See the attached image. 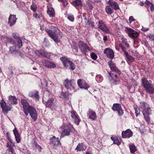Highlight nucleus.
Returning a JSON list of instances; mask_svg holds the SVG:
<instances>
[{"mask_svg": "<svg viewBox=\"0 0 154 154\" xmlns=\"http://www.w3.org/2000/svg\"><path fill=\"white\" fill-rule=\"evenodd\" d=\"M23 105L24 113L27 116L29 113L32 118L35 121L37 118V114L35 109L29 105L26 100L22 99L21 101Z\"/></svg>", "mask_w": 154, "mask_h": 154, "instance_id": "f257e3e1", "label": "nucleus"}, {"mask_svg": "<svg viewBox=\"0 0 154 154\" xmlns=\"http://www.w3.org/2000/svg\"><path fill=\"white\" fill-rule=\"evenodd\" d=\"M52 29H54V31L53 32L48 29H46L45 31L47 32L50 36L54 40L56 43H58L60 42V39L59 38L58 35H59V30L57 27L54 26L52 27Z\"/></svg>", "mask_w": 154, "mask_h": 154, "instance_id": "f03ea898", "label": "nucleus"}, {"mask_svg": "<svg viewBox=\"0 0 154 154\" xmlns=\"http://www.w3.org/2000/svg\"><path fill=\"white\" fill-rule=\"evenodd\" d=\"M142 83L146 92L151 94L154 93V88L146 78H143L142 79Z\"/></svg>", "mask_w": 154, "mask_h": 154, "instance_id": "7ed1b4c3", "label": "nucleus"}, {"mask_svg": "<svg viewBox=\"0 0 154 154\" xmlns=\"http://www.w3.org/2000/svg\"><path fill=\"white\" fill-rule=\"evenodd\" d=\"M13 37L16 39V42H14L13 39L9 37H6L7 40L11 43L17 45L18 48H20L22 46L21 40L19 38L18 35L16 33L13 34Z\"/></svg>", "mask_w": 154, "mask_h": 154, "instance_id": "20e7f679", "label": "nucleus"}, {"mask_svg": "<svg viewBox=\"0 0 154 154\" xmlns=\"http://www.w3.org/2000/svg\"><path fill=\"white\" fill-rule=\"evenodd\" d=\"M63 84L68 90H69L70 91H74L75 83L74 80H69L67 79L64 81Z\"/></svg>", "mask_w": 154, "mask_h": 154, "instance_id": "39448f33", "label": "nucleus"}, {"mask_svg": "<svg viewBox=\"0 0 154 154\" xmlns=\"http://www.w3.org/2000/svg\"><path fill=\"white\" fill-rule=\"evenodd\" d=\"M60 60L62 61L63 65L66 67H68L69 66V68L70 69L73 70L75 69V64L68 60L66 57H62L60 58Z\"/></svg>", "mask_w": 154, "mask_h": 154, "instance_id": "423d86ee", "label": "nucleus"}, {"mask_svg": "<svg viewBox=\"0 0 154 154\" xmlns=\"http://www.w3.org/2000/svg\"><path fill=\"white\" fill-rule=\"evenodd\" d=\"M140 108L143 110V115H150L151 114V110L145 102H140Z\"/></svg>", "mask_w": 154, "mask_h": 154, "instance_id": "0eeeda50", "label": "nucleus"}, {"mask_svg": "<svg viewBox=\"0 0 154 154\" xmlns=\"http://www.w3.org/2000/svg\"><path fill=\"white\" fill-rule=\"evenodd\" d=\"M62 131L61 133V137H63L65 136H68L70 134L71 131L72 126L70 125H65L62 126Z\"/></svg>", "mask_w": 154, "mask_h": 154, "instance_id": "6e6552de", "label": "nucleus"}, {"mask_svg": "<svg viewBox=\"0 0 154 154\" xmlns=\"http://www.w3.org/2000/svg\"><path fill=\"white\" fill-rule=\"evenodd\" d=\"M1 107L2 109L3 112L4 113H7L9 111H10L12 108L11 106L9 104L7 105L6 102L2 99L0 102Z\"/></svg>", "mask_w": 154, "mask_h": 154, "instance_id": "1a4fd4ad", "label": "nucleus"}, {"mask_svg": "<svg viewBox=\"0 0 154 154\" xmlns=\"http://www.w3.org/2000/svg\"><path fill=\"white\" fill-rule=\"evenodd\" d=\"M97 27L102 31L106 33H109V30L101 20L99 21L98 23H97Z\"/></svg>", "mask_w": 154, "mask_h": 154, "instance_id": "9d476101", "label": "nucleus"}, {"mask_svg": "<svg viewBox=\"0 0 154 154\" xmlns=\"http://www.w3.org/2000/svg\"><path fill=\"white\" fill-rule=\"evenodd\" d=\"M127 32L129 36L131 38H137L139 35V33L130 28L127 29Z\"/></svg>", "mask_w": 154, "mask_h": 154, "instance_id": "9b49d317", "label": "nucleus"}, {"mask_svg": "<svg viewBox=\"0 0 154 154\" xmlns=\"http://www.w3.org/2000/svg\"><path fill=\"white\" fill-rule=\"evenodd\" d=\"M77 83L79 87L81 88H84L87 90L90 86L85 81H82L81 79L78 80Z\"/></svg>", "mask_w": 154, "mask_h": 154, "instance_id": "f8f14e48", "label": "nucleus"}, {"mask_svg": "<svg viewBox=\"0 0 154 154\" xmlns=\"http://www.w3.org/2000/svg\"><path fill=\"white\" fill-rule=\"evenodd\" d=\"M112 109L114 111H116L119 115H122L123 111L121 109V105L118 103L114 104L112 107Z\"/></svg>", "mask_w": 154, "mask_h": 154, "instance_id": "ddd939ff", "label": "nucleus"}, {"mask_svg": "<svg viewBox=\"0 0 154 154\" xmlns=\"http://www.w3.org/2000/svg\"><path fill=\"white\" fill-rule=\"evenodd\" d=\"M104 53L106 54V56L111 59H113L114 57L113 51L111 49L107 48L104 51Z\"/></svg>", "mask_w": 154, "mask_h": 154, "instance_id": "4468645a", "label": "nucleus"}, {"mask_svg": "<svg viewBox=\"0 0 154 154\" xmlns=\"http://www.w3.org/2000/svg\"><path fill=\"white\" fill-rule=\"evenodd\" d=\"M35 53L39 56H44L48 58H50L51 56L50 53L43 50H41L40 51H35Z\"/></svg>", "mask_w": 154, "mask_h": 154, "instance_id": "2eb2a0df", "label": "nucleus"}, {"mask_svg": "<svg viewBox=\"0 0 154 154\" xmlns=\"http://www.w3.org/2000/svg\"><path fill=\"white\" fill-rule=\"evenodd\" d=\"M71 113V116L72 120L74 121L75 123L77 125H78L80 122V120L78 117L77 114L74 111H72Z\"/></svg>", "mask_w": 154, "mask_h": 154, "instance_id": "dca6fc26", "label": "nucleus"}, {"mask_svg": "<svg viewBox=\"0 0 154 154\" xmlns=\"http://www.w3.org/2000/svg\"><path fill=\"white\" fill-rule=\"evenodd\" d=\"M44 66L49 68H53L56 67L55 64L48 60H44L42 61Z\"/></svg>", "mask_w": 154, "mask_h": 154, "instance_id": "f3484780", "label": "nucleus"}, {"mask_svg": "<svg viewBox=\"0 0 154 154\" xmlns=\"http://www.w3.org/2000/svg\"><path fill=\"white\" fill-rule=\"evenodd\" d=\"M79 46L81 51L85 52L87 50H90L89 47L87 45L82 42L80 41L79 43Z\"/></svg>", "mask_w": 154, "mask_h": 154, "instance_id": "a211bd4d", "label": "nucleus"}, {"mask_svg": "<svg viewBox=\"0 0 154 154\" xmlns=\"http://www.w3.org/2000/svg\"><path fill=\"white\" fill-rule=\"evenodd\" d=\"M133 132L130 129H127L122 132V137L123 138H129L132 136Z\"/></svg>", "mask_w": 154, "mask_h": 154, "instance_id": "6ab92c4d", "label": "nucleus"}, {"mask_svg": "<svg viewBox=\"0 0 154 154\" xmlns=\"http://www.w3.org/2000/svg\"><path fill=\"white\" fill-rule=\"evenodd\" d=\"M38 94V92L37 91H34L29 92V93L28 95L29 97L34 99L38 100L39 96Z\"/></svg>", "mask_w": 154, "mask_h": 154, "instance_id": "aec40b11", "label": "nucleus"}, {"mask_svg": "<svg viewBox=\"0 0 154 154\" xmlns=\"http://www.w3.org/2000/svg\"><path fill=\"white\" fill-rule=\"evenodd\" d=\"M108 4L112 8L115 10H117L119 9L118 4L114 1L109 0L108 2Z\"/></svg>", "mask_w": 154, "mask_h": 154, "instance_id": "412c9836", "label": "nucleus"}, {"mask_svg": "<svg viewBox=\"0 0 154 154\" xmlns=\"http://www.w3.org/2000/svg\"><path fill=\"white\" fill-rule=\"evenodd\" d=\"M87 116L90 119L93 120H95L97 117L95 112L91 109L89 110Z\"/></svg>", "mask_w": 154, "mask_h": 154, "instance_id": "4be33fe9", "label": "nucleus"}, {"mask_svg": "<svg viewBox=\"0 0 154 154\" xmlns=\"http://www.w3.org/2000/svg\"><path fill=\"white\" fill-rule=\"evenodd\" d=\"M7 102L10 104H16L17 103V99L15 96H9L8 97V100Z\"/></svg>", "mask_w": 154, "mask_h": 154, "instance_id": "5701e85b", "label": "nucleus"}, {"mask_svg": "<svg viewBox=\"0 0 154 154\" xmlns=\"http://www.w3.org/2000/svg\"><path fill=\"white\" fill-rule=\"evenodd\" d=\"M16 20L17 18L15 15H10L9 18L8 23L10 26H12L15 23Z\"/></svg>", "mask_w": 154, "mask_h": 154, "instance_id": "b1692460", "label": "nucleus"}, {"mask_svg": "<svg viewBox=\"0 0 154 154\" xmlns=\"http://www.w3.org/2000/svg\"><path fill=\"white\" fill-rule=\"evenodd\" d=\"M13 131L15 136L16 140L17 143H19L20 142L21 138L20 134L18 133V132L16 128L14 129Z\"/></svg>", "mask_w": 154, "mask_h": 154, "instance_id": "393cba45", "label": "nucleus"}, {"mask_svg": "<svg viewBox=\"0 0 154 154\" xmlns=\"http://www.w3.org/2000/svg\"><path fill=\"white\" fill-rule=\"evenodd\" d=\"M87 148V146L83 144V143H79L75 149L77 151H84Z\"/></svg>", "mask_w": 154, "mask_h": 154, "instance_id": "a878e982", "label": "nucleus"}, {"mask_svg": "<svg viewBox=\"0 0 154 154\" xmlns=\"http://www.w3.org/2000/svg\"><path fill=\"white\" fill-rule=\"evenodd\" d=\"M55 104V102L54 99H49L46 102V106L49 107H53Z\"/></svg>", "mask_w": 154, "mask_h": 154, "instance_id": "bb28decb", "label": "nucleus"}, {"mask_svg": "<svg viewBox=\"0 0 154 154\" xmlns=\"http://www.w3.org/2000/svg\"><path fill=\"white\" fill-rule=\"evenodd\" d=\"M60 143L59 138L58 137L56 138L55 136H54L52 138L50 139L51 144L54 145L59 144Z\"/></svg>", "mask_w": 154, "mask_h": 154, "instance_id": "cd10ccee", "label": "nucleus"}, {"mask_svg": "<svg viewBox=\"0 0 154 154\" xmlns=\"http://www.w3.org/2000/svg\"><path fill=\"white\" fill-rule=\"evenodd\" d=\"M111 69L112 71L117 72L118 71V69L116 67L115 65L112 61H109L108 62Z\"/></svg>", "mask_w": 154, "mask_h": 154, "instance_id": "c85d7f7f", "label": "nucleus"}, {"mask_svg": "<svg viewBox=\"0 0 154 154\" xmlns=\"http://www.w3.org/2000/svg\"><path fill=\"white\" fill-rule=\"evenodd\" d=\"M47 13L50 17H53L55 16V12L54 9L52 8H48Z\"/></svg>", "mask_w": 154, "mask_h": 154, "instance_id": "c756f323", "label": "nucleus"}, {"mask_svg": "<svg viewBox=\"0 0 154 154\" xmlns=\"http://www.w3.org/2000/svg\"><path fill=\"white\" fill-rule=\"evenodd\" d=\"M14 44L15 45H16L17 46L15 47L14 46H13V47H11L10 49V52L13 54H16L15 52H16L17 50V48H18V46L17 44L15 45V44Z\"/></svg>", "mask_w": 154, "mask_h": 154, "instance_id": "7c9ffc66", "label": "nucleus"}, {"mask_svg": "<svg viewBox=\"0 0 154 154\" xmlns=\"http://www.w3.org/2000/svg\"><path fill=\"white\" fill-rule=\"evenodd\" d=\"M105 11L107 13L109 14H112L114 11L111 9L109 6H106L105 7Z\"/></svg>", "mask_w": 154, "mask_h": 154, "instance_id": "2f4dec72", "label": "nucleus"}, {"mask_svg": "<svg viewBox=\"0 0 154 154\" xmlns=\"http://www.w3.org/2000/svg\"><path fill=\"white\" fill-rule=\"evenodd\" d=\"M129 147L131 153H134L136 151V149L135 145L134 144L130 145Z\"/></svg>", "mask_w": 154, "mask_h": 154, "instance_id": "473e14b6", "label": "nucleus"}, {"mask_svg": "<svg viewBox=\"0 0 154 154\" xmlns=\"http://www.w3.org/2000/svg\"><path fill=\"white\" fill-rule=\"evenodd\" d=\"M73 5L75 6H79L82 5L81 0H75L73 2Z\"/></svg>", "mask_w": 154, "mask_h": 154, "instance_id": "72a5a7b5", "label": "nucleus"}, {"mask_svg": "<svg viewBox=\"0 0 154 154\" xmlns=\"http://www.w3.org/2000/svg\"><path fill=\"white\" fill-rule=\"evenodd\" d=\"M111 139L113 140L114 141V143L119 145L120 144V141L117 138L115 137V138L114 137H112Z\"/></svg>", "mask_w": 154, "mask_h": 154, "instance_id": "f704fd0d", "label": "nucleus"}, {"mask_svg": "<svg viewBox=\"0 0 154 154\" xmlns=\"http://www.w3.org/2000/svg\"><path fill=\"white\" fill-rule=\"evenodd\" d=\"M91 57L92 59L95 60L97 58V56L96 54L94 52H92L90 54Z\"/></svg>", "mask_w": 154, "mask_h": 154, "instance_id": "c9c22d12", "label": "nucleus"}, {"mask_svg": "<svg viewBox=\"0 0 154 154\" xmlns=\"http://www.w3.org/2000/svg\"><path fill=\"white\" fill-rule=\"evenodd\" d=\"M149 115H143L146 121L149 123L150 122V119L149 116Z\"/></svg>", "mask_w": 154, "mask_h": 154, "instance_id": "e433bc0d", "label": "nucleus"}, {"mask_svg": "<svg viewBox=\"0 0 154 154\" xmlns=\"http://www.w3.org/2000/svg\"><path fill=\"white\" fill-rule=\"evenodd\" d=\"M31 8L33 11L35 12L37 9V6L35 4H32L31 6Z\"/></svg>", "mask_w": 154, "mask_h": 154, "instance_id": "4c0bfd02", "label": "nucleus"}, {"mask_svg": "<svg viewBox=\"0 0 154 154\" xmlns=\"http://www.w3.org/2000/svg\"><path fill=\"white\" fill-rule=\"evenodd\" d=\"M127 58L128 60L131 62H133L134 60V58L131 55H129Z\"/></svg>", "mask_w": 154, "mask_h": 154, "instance_id": "58836bf2", "label": "nucleus"}, {"mask_svg": "<svg viewBox=\"0 0 154 154\" xmlns=\"http://www.w3.org/2000/svg\"><path fill=\"white\" fill-rule=\"evenodd\" d=\"M67 18L69 20L71 21H73L74 20V17L72 15H68Z\"/></svg>", "mask_w": 154, "mask_h": 154, "instance_id": "ea45409f", "label": "nucleus"}, {"mask_svg": "<svg viewBox=\"0 0 154 154\" xmlns=\"http://www.w3.org/2000/svg\"><path fill=\"white\" fill-rule=\"evenodd\" d=\"M6 136L7 137L8 139L9 140V141L11 143H12V140L10 136V135L9 133V132H7L6 134Z\"/></svg>", "mask_w": 154, "mask_h": 154, "instance_id": "a19ab883", "label": "nucleus"}, {"mask_svg": "<svg viewBox=\"0 0 154 154\" xmlns=\"http://www.w3.org/2000/svg\"><path fill=\"white\" fill-rule=\"evenodd\" d=\"M134 109L135 111V113L136 114V116L137 117L138 115L140 114V112L137 108H135V107H134Z\"/></svg>", "mask_w": 154, "mask_h": 154, "instance_id": "79ce46f5", "label": "nucleus"}, {"mask_svg": "<svg viewBox=\"0 0 154 154\" xmlns=\"http://www.w3.org/2000/svg\"><path fill=\"white\" fill-rule=\"evenodd\" d=\"M150 39L151 40H154V34H149L148 35Z\"/></svg>", "mask_w": 154, "mask_h": 154, "instance_id": "37998d69", "label": "nucleus"}, {"mask_svg": "<svg viewBox=\"0 0 154 154\" xmlns=\"http://www.w3.org/2000/svg\"><path fill=\"white\" fill-rule=\"evenodd\" d=\"M135 20V19H134L133 17L131 16L129 17V23H131L132 21H134Z\"/></svg>", "mask_w": 154, "mask_h": 154, "instance_id": "c03bdc74", "label": "nucleus"}, {"mask_svg": "<svg viewBox=\"0 0 154 154\" xmlns=\"http://www.w3.org/2000/svg\"><path fill=\"white\" fill-rule=\"evenodd\" d=\"M86 6L87 8L90 9H91L92 8V6L91 4L90 3H88L86 5Z\"/></svg>", "mask_w": 154, "mask_h": 154, "instance_id": "a18cd8bd", "label": "nucleus"}, {"mask_svg": "<svg viewBox=\"0 0 154 154\" xmlns=\"http://www.w3.org/2000/svg\"><path fill=\"white\" fill-rule=\"evenodd\" d=\"M149 29V28H148L145 27L143 26H142L141 28V30L144 32H146Z\"/></svg>", "mask_w": 154, "mask_h": 154, "instance_id": "49530a36", "label": "nucleus"}, {"mask_svg": "<svg viewBox=\"0 0 154 154\" xmlns=\"http://www.w3.org/2000/svg\"><path fill=\"white\" fill-rule=\"evenodd\" d=\"M58 1H61L63 3L64 6H65L67 5V3L66 0H58Z\"/></svg>", "mask_w": 154, "mask_h": 154, "instance_id": "de8ad7c7", "label": "nucleus"}, {"mask_svg": "<svg viewBox=\"0 0 154 154\" xmlns=\"http://www.w3.org/2000/svg\"><path fill=\"white\" fill-rule=\"evenodd\" d=\"M8 148V150L9 152H12L13 150H14L13 148L11 146H9Z\"/></svg>", "mask_w": 154, "mask_h": 154, "instance_id": "09e8293b", "label": "nucleus"}, {"mask_svg": "<svg viewBox=\"0 0 154 154\" xmlns=\"http://www.w3.org/2000/svg\"><path fill=\"white\" fill-rule=\"evenodd\" d=\"M116 82L111 81V82L114 85H116L118 84V78H116Z\"/></svg>", "mask_w": 154, "mask_h": 154, "instance_id": "8fccbe9b", "label": "nucleus"}, {"mask_svg": "<svg viewBox=\"0 0 154 154\" xmlns=\"http://www.w3.org/2000/svg\"><path fill=\"white\" fill-rule=\"evenodd\" d=\"M145 4L146 5H147L148 7H149L150 6V5L152 4L151 3L148 1H146V2Z\"/></svg>", "mask_w": 154, "mask_h": 154, "instance_id": "3c124183", "label": "nucleus"}, {"mask_svg": "<svg viewBox=\"0 0 154 154\" xmlns=\"http://www.w3.org/2000/svg\"><path fill=\"white\" fill-rule=\"evenodd\" d=\"M33 16L34 17L36 18H39V15L36 13H34Z\"/></svg>", "mask_w": 154, "mask_h": 154, "instance_id": "603ef678", "label": "nucleus"}, {"mask_svg": "<svg viewBox=\"0 0 154 154\" xmlns=\"http://www.w3.org/2000/svg\"><path fill=\"white\" fill-rule=\"evenodd\" d=\"M151 11H154V5L152 4L149 7Z\"/></svg>", "mask_w": 154, "mask_h": 154, "instance_id": "864d4df0", "label": "nucleus"}, {"mask_svg": "<svg viewBox=\"0 0 154 154\" xmlns=\"http://www.w3.org/2000/svg\"><path fill=\"white\" fill-rule=\"evenodd\" d=\"M36 147L38 149L39 152H40L41 151V146H39V145H37Z\"/></svg>", "mask_w": 154, "mask_h": 154, "instance_id": "5fc2aeb1", "label": "nucleus"}, {"mask_svg": "<svg viewBox=\"0 0 154 154\" xmlns=\"http://www.w3.org/2000/svg\"><path fill=\"white\" fill-rule=\"evenodd\" d=\"M43 81L44 82V83H45V84H43L42 83V85H45L46 86H47V85H48V83H47V81H46L45 80V79H44L43 80Z\"/></svg>", "mask_w": 154, "mask_h": 154, "instance_id": "6e6d98bb", "label": "nucleus"}, {"mask_svg": "<svg viewBox=\"0 0 154 154\" xmlns=\"http://www.w3.org/2000/svg\"><path fill=\"white\" fill-rule=\"evenodd\" d=\"M124 52V54L127 58L129 55L128 52L126 51H125Z\"/></svg>", "mask_w": 154, "mask_h": 154, "instance_id": "4d7b16f0", "label": "nucleus"}, {"mask_svg": "<svg viewBox=\"0 0 154 154\" xmlns=\"http://www.w3.org/2000/svg\"><path fill=\"white\" fill-rule=\"evenodd\" d=\"M103 40L105 41L107 40V36H105L104 37Z\"/></svg>", "mask_w": 154, "mask_h": 154, "instance_id": "13d9d810", "label": "nucleus"}, {"mask_svg": "<svg viewBox=\"0 0 154 154\" xmlns=\"http://www.w3.org/2000/svg\"><path fill=\"white\" fill-rule=\"evenodd\" d=\"M122 51L123 52H125V47H123V48H122Z\"/></svg>", "mask_w": 154, "mask_h": 154, "instance_id": "bf43d9fd", "label": "nucleus"}, {"mask_svg": "<svg viewBox=\"0 0 154 154\" xmlns=\"http://www.w3.org/2000/svg\"><path fill=\"white\" fill-rule=\"evenodd\" d=\"M125 45L128 47H129V45L127 42H125Z\"/></svg>", "mask_w": 154, "mask_h": 154, "instance_id": "052dcab7", "label": "nucleus"}, {"mask_svg": "<svg viewBox=\"0 0 154 154\" xmlns=\"http://www.w3.org/2000/svg\"><path fill=\"white\" fill-rule=\"evenodd\" d=\"M11 146L10 145L9 143H8L7 144V145H6V146L7 148H8V147H9V146Z\"/></svg>", "mask_w": 154, "mask_h": 154, "instance_id": "680f3d73", "label": "nucleus"}, {"mask_svg": "<svg viewBox=\"0 0 154 154\" xmlns=\"http://www.w3.org/2000/svg\"><path fill=\"white\" fill-rule=\"evenodd\" d=\"M139 4L141 5V6H143L144 5V3H143L142 2H141L140 3H139Z\"/></svg>", "mask_w": 154, "mask_h": 154, "instance_id": "e2e57ef3", "label": "nucleus"}, {"mask_svg": "<svg viewBox=\"0 0 154 154\" xmlns=\"http://www.w3.org/2000/svg\"><path fill=\"white\" fill-rule=\"evenodd\" d=\"M11 152V154H16V153H15L14 150H13V151L11 152Z\"/></svg>", "mask_w": 154, "mask_h": 154, "instance_id": "0e129e2a", "label": "nucleus"}, {"mask_svg": "<svg viewBox=\"0 0 154 154\" xmlns=\"http://www.w3.org/2000/svg\"><path fill=\"white\" fill-rule=\"evenodd\" d=\"M119 47H120L121 48L124 47L123 46V45H122L121 44H119Z\"/></svg>", "mask_w": 154, "mask_h": 154, "instance_id": "69168bd1", "label": "nucleus"}, {"mask_svg": "<svg viewBox=\"0 0 154 154\" xmlns=\"http://www.w3.org/2000/svg\"><path fill=\"white\" fill-rule=\"evenodd\" d=\"M85 154H90L89 153V152H87Z\"/></svg>", "mask_w": 154, "mask_h": 154, "instance_id": "338daca9", "label": "nucleus"}, {"mask_svg": "<svg viewBox=\"0 0 154 154\" xmlns=\"http://www.w3.org/2000/svg\"><path fill=\"white\" fill-rule=\"evenodd\" d=\"M114 76L115 77H116L117 75H115Z\"/></svg>", "mask_w": 154, "mask_h": 154, "instance_id": "774afa93", "label": "nucleus"}]
</instances>
